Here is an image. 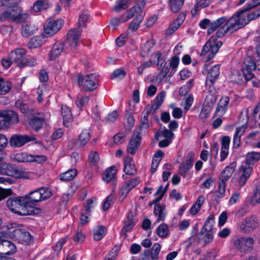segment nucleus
Instances as JSON below:
<instances>
[{
  "instance_id": "57",
  "label": "nucleus",
  "mask_w": 260,
  "mask_h": 260,
  "mask_svg": "<svg viewBox=\"0 0 260 260\" xmlns=\"http://www.w3.org/2000/svg\"><path fill=\"white\" fill-rule=\"evenodd\" d=\"M96 201L95 198L88 199L84 204L85 211L86 213H89L91 211L92 209L94 207V203Z\"/></svg>"
},
{
  "instance_id": "14",
  "label": "nucleus",
  "mask_w": 260,
  "mask_h": 260,
  "mask_svg": "<svg viewBox=\"0 0 260 260\" xmlns=\"http://www.w3.org/2000/svg\"><path fill=\"white\" fill-rule=\"evenodd\" d=\"M256 68V63L253 59L250 56L246 57L244 60V66L242 68L243 73L246 80H250L254 77V75L252 71L255 70Z\"/></svg>"
},
{
  "instance_id": "1",
  "label": "nucleus",
  "mask_w": 260,
  "mask_h": 260,
  "mask_svg": "<svg viewBox=\"0 0 260 260\" xmlns=\"http://www.w3.org/2000/svg\"><path fill=\"white\" fill-rule=\"evenodd\" d=\"M19 3V0H6L2 3V5L7 10L0 16V20L5 21L9 19L16 23L24 21L28 18V15L23 12L22 9L18 6Z\"/></svg>"
},
{
  "instance_id": "17",
  "label": "nucleus",
  "mask_w": 260,
  "mask_h": 260,
  "mask_svg": "<svg viewBox=\"0 0 260 260\" xmlns=\"http://www.w3.org/2000/svg\"><path fill=\"white\" fill-rule=\"evenodd\" d=\"M81 32V30L79 28H73L67 33V42L72 49H75L78 45Z\"/></svg>"
},
{
  "instance_id": "40",
  "label": "nucleus",
  "mask_w": 260,
  "mask_h": 260,
  "mask_svg": "<svg viewBox=\"0 0 260 260\" xmlns=\"http://www.w3.org/2000/svg\"><path fill=\"white\" fill-rule=\"evenodd\" d=\"M14 166L12 165L1 161L0 157V174H5L11 176Z\"/></svg>"
},
{
  "instance_id": "38",
  "label": "nucleus",
  "mask_w": 260,
  "mask_h": 260,
  "mask_svg": "<svg viewBox=\"0 0 260 260\" xmlns=\"http://www.w3.org/2000/svg\"><path fill=\"white\" fill-rule=\"evenodd\" d=\"M156 60L157 61V66L159 65L161 66L164 62L163 59L161 57V53L159 52H157L156 53L153 54L151 56V60L149 61L144 62L142 65L144 67L145 69L146 68H149L155 63Z\"/></svg>"
},
{
  "instance_id": "21",
  "label": "nucleus",
  "mask_w": 260,
  "mask_h": 260,
  "mask_svg": "<svg viewBox=\"0 0 260 260\" xmlns=\"http://www.w3.org/2000/svg\"><path fill=\"white\" fill-rule=\"evenodd\" d=\"M219 65L215 64L210 68L207 76L206 84L211 86L217 79L220 74Z\"/></svg>"
},
{
  "instance_id": "33",
  "label": "nucleus",
  "mask_w": 260,
  "mask_h": 260,
  "mask_svg": "<svg viewBox=\"0 0 260 260\" xmlns=\"http://www.w3.org/2000/svg\"><path fill=\"white\" fill-rule=\"evenodd\" d=\"M64 45L60 42L56 43L50 51L49 57L51 60H54L57 58L62 52Z\"/></svg>"
},
{
  "instance_id": "9",
  "label": "nucleus",
  "mask_w": 260,
  "mask_h": 260,
  "mask_svg": "<svg viewBox=\"0 0 260 260\" xmlns=\"http://www.w3.org/2000/svg\"><path fill=\"white\" fill-rule=\"evenodd\" d=\"M221 45V42L217 41L215 37L212 36L204 46L201 55L207 54L208 60H209L214 57Z\"/></svg>"
},
{
  "instance_id": "2",
  "label": "nucleus",
  "mask_w": 260,
  "mask_h": 260,
  "mask_svg": "<svg viewBox=\"0 0 260 260\" xmlns=\"http://www.w3.org/2000/svg\"><path fill=\"white\" fill-rule=\"evenodd\" d=\"M24 197H13L9 198L7 201L8 208L12 212L20 215H26L34 214L32 209L26 210V204Z\"/></svg>"
},
{
  "instance_id": "51",
  "label": "nucleus",
  "mask_w": 260,
  "mask_h": 260,
  "mask_svg": "<svg viewBox=\"0 0 260 260\" xmlns=\"http://www.w3.org/2000/svg\"><path fill=\"white\" fill-rule=\"evenodd\" d=\"M12 88V84L8 81H4L0 78V94H5Z\"/></svg>"
},
{
  "instance_id": "50",
  "label": "nucleus",
  "mask_w": 260,
  "mask_h": 260,
  "mask_svg": "<svg viewBox=\"0 0 260 260\" xmlns=\"http://www.w3.org/2000/svg\"><path fill=\"white\" fill-rule=\"evenodd\" d=\"M30 154L25 152H21L15 154L13 158L19 162H30Z\"/></svg>"
},
{
  "instance_id": "58",
  "label": "nucleus",
  "mask_w": 260,
  "mask_h": 260,
  "mask_svg": "<svg viewBox=\"0 0 260 260\" xmlns=\"http://www.w3.org/2000/svg\"><path fill=\"white\" fill-rule=\"evenodd\" d=\"M169 70L170 69L168 67L164 66L162 68L161 71L156 77V80H158L159 82H160L161 81H162L169 72Z\"/></svg>"
},
{
  "instance_id": "47",
  "label": "nucleus",
  "mask_w": 260,
  "mask_h": 260,
  "mask_svg": "<svg viewBox=\"0 0 260 260\" xmlns=\"http://www.w3.org/2000/svg\"><path fill=\"white\" fill-rule=\"evenodd\" d=\"M154 45V40H149L147 41L142 47L141 53V55L143 57L147 56L149 54L151 49L153 48Z\"/></svg>"
},
{
  "instance_id": "29",
  "label": "nucleus",
  "mask_w": 260,
  "mask_h": 260,
  "mask_svg": "<svg viewBox=\"0 0 260 260\" xmlns=\"http://www.w3.org/2000/svg\"><path fill=\"white\" fill-rule=\"evenodd\" d=\"M63 124L68 127L73 120V116L70 108L67 105H62L61 109Z\"/></svg>"
},
{
  "instance_id": "18",
  "label": "nucleus",
  "mask_w": 260,
  "mask_h": 260,
  "mask_svg": "<svg viewBox=\"0 0 260 260\" xmlns=\"http://www.w3.org/2000/svg\"><path fill=\"white\" fill-rule=\"evenodd\" d=\"M252 171V166H250L248 164H244L243 162L241 164L238 171L239 175L238 183L241 187L245 185L248 179L249 178Z\"/></svg>"
},
{
  "instance_id": "28",
  "label": "nucleus",
  "mask_w": 260,
  "mask_h": 260,
  "mask_svg": "<svg viewBox=\"0 0 260 260\" xmlns=\"http://www.w3.org/2000/svg\"><path fill=\"white\" fill-rule=\"evenodd\" d=\"M6 232H0V237L6 234ZM3 246L6 250L5 253L7 254H13L16 251V246L12 242L8 240L0 239V246Z\"/></svg>"
},
{
  "instance_id": "53",
  "label": "nucleus",
  "mask_w": 260,
  "mask_h": 260,
  "mask_svg": "<svg viewBox=\"0 0 260 260\" xmlns=\"http://www.w3.org/2000/svg\"><path fill=\"white\" fill-rule=\"evenodd\" d=\"M241 15L244 16L246 20V25L249 21L253 20L260 16V14L256 12H251L247 13L245 11L240 12Z\"/></svg>"
},
{
  "instance_id": "60",
  "label": "nucleus",
  "mask_w": 260,
  "mask_h": 260,
  "mask_svg": "<svg viewBox=\"0 0 260 260\" xmlns=\"http://www.w3.org/2000/svg\"><path fill=\"white\" fill-rule=\"evenodd\" d=\"M125 74L126 73L123 70L121 69H118L112 73L110 78L111 79L116 78L122 79L125 76Z\"/></svg>"
},
{
  "instance_id": "32",
  "label": "nucleus",
  "mask_w": 260,
  "mask_h": 260,
  "mask_svg": "<svg viewBox=\"0 0 260 260\" xmlns=\"http://www.w3.org/2000/svg\"><path fill=\"white\" fill-rule=\"evenodd\" d=\"M236 165L235 163H232L227 166L221 173L220 175V180L226 182L233 174Z\"/></svg>"
},
{
  "instance_id": "16",
  "label": "nucleus",
  "mask_w": 260,
  "mask_h": 260,
  "mask_svg": "<svg viewBox=\"0 0 260 260\" xmlns=\"http://www.w3.org/2000/svg\"><path fill=\"white\" fill-rule=\"evenodd\" d=\"M11 176L19 179L32 180L37 178L39 175L35 172L28 171L21 168L14 167Z\"/></svg>"
},
{
  "instance_id": "20",
  "label": "nucleus",
  "mask_w": 260,
  "mask_h": 260,
  "mask_svg": "<svg viewBox=\"0 0 260 260\" xmlns=\"http://www.w3.org/2000/svg\"><path fill=\"white\" fill-rule=\"evenodd\" d=\"M26 54V50L22 48H18L12 51L10 54V57L12 60L20 67L23 64V58Z\"/></svg>"
},
{
  "instance_id": "56",
  "label": "nucleus",
  "mask_w": 260,
  "mask_h": 260,
  "mask_svg": "<svg viewBox=\"0 0 260 260\" xmlns=\"http://www.w3.org/2000/svg\"><path fill=\"white\" fill-rule=\"evenodd\" d=\"M192 166L190 164H187L184 161L182 162L179 167V171L180 174L183 177H185L187 173L189 171V170L191 168Z\"/></svg>"
},
{
  "instance_id": "27",
  "label": "nucleus",
  "mask_w": 260,
  "mask_h": 260,
  "mask_svg": "<svg viewBox=\"0 0 260 260\" xmlns=\"http://www.w3.org/2000/svg\"><path fill=\"white\" fill-rule=\"evenodd\" d=\"M124 172L127 175H134L137 173V170L132 157L127 156L124 159Z\"/></svg>"
},
{
  "instance_id": "6",
  "label": "nucleus",
  "mask_w": 260,
  "mask_h": 260,
  "mask_svg": "<svg viewBox=\"0 0 260 260\" xmlns=\"http://www.w3.org/2000/svg\"><path fill=\"white\" fill-rule=\"evenodd\" d=\"M133 17H135V18L128 27V29L132 31H135L138 28L140 23L143 19L144 14L140 7L134 6L123 13L121 16V21L125 22Z\"/></svg>"
},
{
  "instance_id": "19",
  "label": "nucleus",
  "mask_w": 260,
  "mask_h": 260,
  "mask_svg": "<svg viewBox=\"0 0 260 260\" xmlns=\"http://www.w3.org/2000/svg\"><path fill=\"white\" fill-rule=\"evenodd\" d=\"M141 142V135L140 129L135 130L127 146V152L131 154H134L140 146Z\"/></svg>"
},
{
  "instance_id": "30",
  "label": "nucleus",
  "mask_w": 260,
  "mask_h": 260,
  "mask_svg": "<svg viewBox=\"0 0 260 260\" xmlns=\"http://www.w3.org/2000/svg\"><path fill=\"white\" fill-rule=\"evenodd\" d=\"M45 118L41 114L36 115L29 121V125L35 131H39L43 126Z\"/></svg>"
},
{
  "instance_id": "4",
  "label": "nucleus",
  "mask_w": 260,
  "mask_h": 260,
  "mask_svg": "<svg viewBox=\"0 0 260 260\" xmlns=\"http://www.w3.org/2000/svg\"><path fill=\"white\" fill-rule=\"evenodd\" d=\"M52 195V191L49 188L41 187L32 191L24 196L26 207H31L36 203L48 199Z\"/></svg>"
},
{
  "instance_id": "26",
  "label": "nucleus",
  "mask_w": 260,
  "mask_h": 260,
  "mask_svg": "<svg viewBox=\"0 0 260 260\" xmlns=\"http://www.w3.org/2000/svg\"><path fill=\"white\" fill-rule=\"evenodd\" d=\"M185 17L186 14L185 13H180L178 18L170 25L166 33L168 35H171L176 31L183 22Z\"/></svg>"
},
{
  "instance_id": "48",
  "label": "nucleus",
  "mask_w": 260,
  "mask_h": 260,
  "mask_svg": "<svg viewBox=\"0 0 260 260\" xmlns=\"http://www.w3.org/2000/svg\"><path fill=\"white\" fill-rule=\"evenodd\" d=\"M135 225L134 222L133 220V215H128L127 219L124 222V226L122 230V232L126 234L127 232L131 231Z\"/></svg>"
},
{
  "instance_id": "43",
  "label": "nucleus",
  "mask_w": 260,
  "mask_h": 260,
  "mask_svg": "<svg viewBox=\"0 0 260 260\" xmlns=\"http://www.w3.org/2000/svg\"><path fill=\"white\" fill-rule=\"evenodd\" d=\"M90 131V128L85 129L82 131L78 139V141L81 146L85 145L88 142L91 137Z\"/></svg>"
},
{
  "instance_id": "22",
  "label": "nucleus",
  "mask_w": 260,
  "mask_h": 260,
  "mask_svg": "<svg viewBox=\"0 0 260 260\" xmlns=\"http://www.w3.org/2000/svg\"><path fill=\"white\" fill-rule=\"evenodd\" d=\"M230 99L228 96H223L220 99L217 104L215 114L219 117L222 116L226 112Z\"/></svg>"
},
{
  "instance_id": "36",
  "label": "nucleus",
  "mask_w": 260,
  "mask_h": 260,
  "mask_svg": "<svg viewBox=\"0 0 260 260\" xmlns=\"http://www.w3.org/2000/svg\"><path fill=\"white\" fill-rule=\"evenodd\" d=\"M38 29L37 27L31 23H26L22 26L21 34L24 37H28L35 33Z\"/></svg>"
},
{
  "instance_id": "42",
  "label": "nucleus",
  "mask_w": 260,
  "mask_h": 260,
  "mask_svg": "<svg viewBox=\"0 0 260 260\" xmlns=\"http://www.w3.org/2000/svg\"><path fill=\"white\" fill-rule=\"evenodd\" d=\"M106 233L105 228L102 225H98L93 230V238L96 241H99L105 236Z\"/></svg>"
},
{
  "instance_id": "24",
  "label": "nucleus",
  "mask_w": 260,
  "mask_h": 260,
  "mask_svg": "<svg viewBox=\"0 0 260 260\" xmlns=\"http://www.w3.org/2000/svg\"><path fill=\"white\" fill-rule=\"evenodd\" d=\"M139 178H135L129 181L125 182L122 186L120 193L121 195L125 198L128 192L140 183Z\"/></svg>"
},
{
  "instance_id": "64",
  "label": "nucleus",
  "mask_w": 260,
  "mask_h": 260,
  "mask_svg": "<svg viewBox=\"0 0 260 260\" xmlns=\"http://www.w3.org/2000/svg\"><path fill=\"white\" fill-rule=\"evenodd\" d=\"M89 100V97L87 96H83L80 98H78L76 101V104L78 107L82 108L88 103Z\"/></svg>"
},
{
  "instance_id": "55",
  "label": "nucleus",
  "mask_w": 260,
  "mask_h": 260,
  "mask_svg": "<svg viewBox=\"0 0 260 260\" xmlns=\"http://www.w3.org/2000/svg\"><path fill=\"white\" fill-rule=\"evenodd\" d=\"M197 3L194 5V9L197 11L198 9L204 8L209 6L214 0H196Z\"/></svg>"
},
{
  "instance_id": "7",
  "label": "nucleus",
  "mask_w": 260,
  "mask_h": 260,
  "mask_svg": "<svg viewBox=\"0 0 260 260\" xmlns=\"http://www.w3.org/2000/svg\"><path fill=\"white\" fill-rule=\"evenodd\" d=\"M226 16L221 17L212 21H211L209 19L205 18L200 21L199 25L202 29L207 28V33L208 35H210L218 28L217 30L220 28L225 29L224 26L226 24Z\"/></svg>"
},
{
  "instance_id": "3",
  "label": "nucleus",
  "mask_w": 260,
  "mask_h": 260,
  "mask_svg": "<svg viewBox=\"0 0 260 260\" xmlns=\"http://www.w3.org/2000/svg\"><path fill=\"white\" fill-rule=\"evenodd\" d=\"M226 20L225 29L220 28L217 30L215 34L216 37L220 38L229 30H236L246 25L244 16L241 15L240 12L229 19L226 17Z\"/></svg>"
},
{
  "instance_id": "54",
  "label": "nucleus",
  "mask_w": 260,
  "mask_h": 260,
  "mask_svg": "<svg viewBox=\"0 0 260 260\" xmlns=\"http://www.w3.org/2000/svg\"><path fill=\"white\" fill-rule=\"evenodd\" d=\"M168 227L165 224H160L157 229V234L160 237H166L168 236Z\"/></svg>"
},
{
  "instance_id": "44",
  "label": "nucleus",
  "mask_w": 260,
  "mask_h": 260,
  "mask_svg": "<svg viewBox=\"0 0 260 260\" xmlns=\"http://www.w3.org/2000/svg\"><path fill=\"white\" fill-rule=\"evenodd\" d=\"M77 171L75 169H70L59 175V178L61 181H69L73 179L77 175Z\"/></svg>"
},
{
  "instance_id": "52",
  "label": "nucleus",
  "mask_w": 260,
  "mask_h": 260,
  "mask_svg": "<svg viewBox=\"0 0 260 260\" xmlns=\"http://www.w3.org/2000/svg\"><path fill=\"white\" fill-rule=\"evenodd\" d=\"M184 0H170L171 11L173 13L178 12L183 6Z\"/></svg>"
},
{
  "instance_id": "61",
  "label": "nucleus",
  "mask_w": 260,
  "mask_h": 260,
  "mask_svg": "<svg viewBox=\"0 0 260 260\" xmlns=\"http://www.w3.org/2000/svg\"><path fill=\"white\" fill-rule=\"evenodd\" d=\"M115 199V197L113 194L109 195L104 203L103 209L104 210L109 209L110 206L113 203Z\"/></svg>"
},
{
  "instance_id": "5",
  "label": "nucleus",
  "mask_w": 260,
  "mask_h": 260,
  "mask_svg": "<svg viewBox=\"0 0 260 260\" xmlns=\"http://www.w3.org/2000/svg\"><path fill=\"white\" fill-rule=\"evenodd\" d=\"M11 228L8 227V231L6 233V237H10L18 243L29 244L32 241V238L29 232L24 230L16 227V224H11Z\"/></svg>"
},
{
  "instance_id": "13",
  "label": "nucleus",
  "mask_w": 260,
  "mask_h": 260,
  "mask_svg": "<svg viewBox=\"0 0 260 260\" xmlns=\"http://www.w3.org/2000/svg\"><path fill=\"white\" fill-rule=\"evenodd\" d=\"M254 240L251 237H241L234 241L235 247L241 252H246L251 249L253 246Z\"/></svg>"
},
{
  "instance_id": "62",
  "label": "nucleus",
  "mask_w": 260,
  "mask_h": 260,
  "mask_svg": "<svg viewBox=\"0 0 260 260\" xmlns=\"http://www.w3.org/2000/svg\"><path fill=\"white\" fill-rule=\"evenodd\" d=\"M250 203L253 205L260 203V192L257 188L254 191L250 200Z\"/></svg>"
},
{
  "instance_id": "10",
  "label": "nucleus",
  "mask_w": 260,
  "mask_h": 260,
  "mask_svg": "<svg viewBox=\"0 0 260 260\" xmlns=\"http://www.w3.org/2000/svg\"><path fill=\"white\" fill-rule=\"evenodd\" d=\"M34 135H16L13 136L10 140V145L13 147H21L24 144L32 141H35V143L41 145L40 141H37Z\"/></svg>"
},
{
  "instance_id": "8",
  "label": "nucleus",
  "mask_w": 260,
  "mask_h": 260,
  "mask_svg": "<svg viewBox=\"0 0 260 260\" xmlns=\"http://www.w3.org/2000/svg\"><path fill=\"white\" fill-rule=\"evenodd\" d=\"M19 119L17 114L12 110L0 111V130L10 127L17 123Z\"/></svg>"
},
{
  "instance_id": "31",
  "label": "nucleus",
  "mask_w": 260,
  "mask_h": 260,
  "mask_svg": "<svg viewBox=\"0 0 260 260\" xmlns=\"http://www.w3.org/2000/svg\"><path fill=\"white\" fill-rule=\"evenodd\" d=\"M230 138L228 136H224L221 141L222 147L220 152V160L223 161L228 156L229 154V144Z\"/></svg>"
},
{
  "instance_id": "35",
  "label": "nucleus",
  "mask_w": 260,
  "mask_h": 260,
  "mask_svg": "<svg viewBox=\"0 0 260 260\" xmlns=\"http://www.w3.org/2000/svg\"><path fill=\"white\" fill-rule=\"evenodd\" d=\"M117 173V169L115 166H111L107 169L103 173V179L106 182H109L114 179Z\"/></svg>"
},
{
  "instance_id": "39",
  "label": "nucleus",
  "mask_w": 260,
  "mask_h": 260,
  "mask_svg": "<svg viewBox=\"0 0 260 260\" xmlns=\"http://www.w3.org/2000/svg\"><path fill=\"white\" fill-rule=\"evenodd\" d=\"M164 155V152L161 150H158L155 153L151 164V172L152 174L156 171Z\"/></svg>"
},
{
  "instance_id": "34",
  "label": "nucleus",
  "mask_w": 260,
  "mask_h": 260,
  "mask_svg": "<svg viewBox=\"0 0 260 260\" xmlns=\"http://www.w3.org/2000/svg\"><path fill=\"white\" fill-rule=\"evenodd\" d=\"M45 42L43 36H35L30 39L27 43L30 49H34L41 46Z\"/></svg>"
},
{
  "instance_id": "45",
  "label": "nucleus",
  "mask_w": 260,
  "mask_h": 260,
  "mask_svg": "<svg viewBox=\"0 0 260 260\" xmlns=\"http://www.w3.org/2000/svg\"><path fill=\"white\" fill-rule=\"evenodd\" d=\"M131 5V0H119L117 1L113 10L119 12L123 10L126 9Z\"/></svg>"
},
{
  "instance_id": "46",
  "label": "nucleus",
  "mask_w": 260,
  "mask_h": 260,
  "mask_svg": "<svg viewBox=\"0 0 260 260\" xmlns=\"http://www.w3.org/2000/svg\"><path fill=\"white\" fill-rule=\"evenodd\" d=\"M49 7L48 1L46 0H38L35 3L32 9L36 12H40L47 9Z\"/></svg>"
},
{
  "instance_id": "49",
  "label": "nucleus",
  "mask_w": 260,
  "mask_h": 260,
  "mask_svg": "<svg viewBox=\"0 0 260 260\" xmlns=\"http://www.w3.org/2000/svg\"><path fill=\"white\" fill-rule=\"evenodd\" d=\"M213 222L214 216L211 214L208 217L204 224V226L201 231V233H204L205 232H212L213 229Z\"/></svg>"
},
{
  "instance_id": "41",
  "label": "nucleus",
  "mask_w": 260,
  "mask_h": 260,
  "mask_svg": "<svg viewBox=\"0 0 260 260\" xmlns=\"http://www.w3.org/2000/svg\"><path fill=\"white\" fill-rule=\"evenodd\" d=\"M260 159V153L252 151L248 153L246 156V161L244 164H248L251 166Z\"/></svg>"
},
{
  "instance_id": "37",
  "label": "nucleus",
  "mask_w": 260,
  "mask_h": 260,
  "mask_svg": "<svg viewBox=\"0 0 260 260\" xmlns=\"http://www.w3.org/2000/svg\"><path fill=\"white\" fill-rule=\"evenodd\" d=\"M216 100L217 95L215 91L210 90L206 96L204 106L212 109Z\"/></svg>"
},
{
  "instance_id": "15",
  "label": "nucleus",
  "mask_w": 260,
  "mask_h": 260,
  "mask_svg": "<svg viewBox=\"0 0 260 260\" xmlns=\"http://www.w3.org/2000/svg\"><path fill=\"white\" fill-rule=\"evenodd\" d=\"M259 224L258 218L254 215H251L245 219L240 229L244 233H249L258 228Z\"/></svg>"
},
{
  "instance_id": "63",
  "label": "nucleus",
  "mask_w": 260,
  "mask_h": 260,
  "mask_svg": "<svg viewBox=\"0 0 260 260\" xmlns=\"http://www.w3.org/2000/svg\"><path fill=\"white\" fill-rule=\"evenodd\" d=\"M100 159L99 154L95 151L91 152L88 156V160L92 165H96Z\"/></svg>"
},
{
  "instance_id": "59",
  "label": "nucleus",
  "mask_w": 260,
  "mask_h": 260,
  "mask_svg": "<svg viewBox=\"0 0 260 260\" xmlns=\"http://www.w3.org/2000/svg\"><path fill=\"white\" fill-rule=\"evenodd\" d=\"M30 162H36L37 163H42L47 160V157L44 155H31L30 154Z\"/></svg>"
},
{
  "instance_id": "23",
  "label": "nucleus",
  "mask_w": 260,
  "mask_h": 260,
  "mask_svg": "<svg viewBox=\"0 0 260 260\" xmlns=\"http://www.w3.org/2000/svg\"><path fill=\"white\" fill-rule=\"evenodd\" d=\"M166 205L156 204L154 207L153 213L156 218L155 223L165 220L166 216Z\"/></svg>"
},
{
  "instance_id": "12",
  "label": "nucleus",
  "mask_w": 260,
  "mask_h": 260,
  "mask_svg": "<svg viewBox=\"0 0 260 260\" xmlns=\"http://www.w3.org/2000/svg\"><path fill=\"white\" fill-rule=\"evenodd\" d=\"M62 19L48 20L44 27V34L45 37H51L56 34L63 25Z\"/></svg>"
},
{
  "instance_id": "11",
  "label": "nucleus",
  "mask_w": 260,
  "mask_h": 260,
  "mask_svg": "<svg viewBox=\"0 0 260 260\" xmlns=\"http://www.w3.org/2000/svg\"><path fill=\"white\" fill-rule=\"evenodd\" d=\"M98 76L94 74L87 75L84 77L82 75H78V83L85 90L91 91L96 88L99 81Z\"/></svg>"
},
{
  "instance_id": "25",
  "label": "nucleus",
  "mask_w": 260,
  "mask_h": 260,
  "mask_svg": "<svg viewBox=\"0 0 260 260\" xmlns=\"http://www.w3.org/2000/svg\"><path fill=\"white\" fill-rule=\"evenodd\" d=\"M247 127V125L245 123L236 128L233 138L234 148H237L240 146L241 137L244 134Z\"/></svg>"
}]
</instances>
